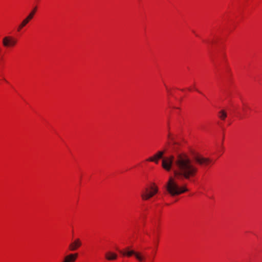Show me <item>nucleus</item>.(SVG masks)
I'll list each match as a JSON object with an SVG mask.
<instances>
[{"label": "nucleus", "mask_w": 262, "mask_h": 262, "mask_svg": "<svg viewBox=\"0 0 262 262\" xmlns=\"http://www.w3.org/2000/svg\"><path fill=\"white\" fill-rule=\"evenodd\" d=\"M164 151H159L147 161L158 163L159 159L162 158V166L167 171L173 169L174 177H169L165 187L167 192L172 196L180 195L188 191L186 186L179 185L177 180L189 179L194 177L198 168L193 165L191 160L186 154H179L174 158L173 156L163 158Z\"/></svg>", "instance_id": "obj_1"}, {"label": "nucleus", "mask_w": 262, "mask_h": 262, "mask_svg": "<svg viewBox=\"0 0 262 262\" xmlns=\"http://www.w3.org/2000/svg\"><path fill=\"white\" fill-rule=\"evenodd\" d=\"M158 191L157 186H151L149 188H146L141 193V198L143 200H147L152 197Z\"/></svg>", "instance_id": "obj_2"}, {"label": "nucleus", "mask_w": 262, "mask_h": 262, "mask_svg": "<svg viewBox=\"0 0 262 262\" xmlns=\"http://www.w3.org/2000/svg\"><path fill=\"white\" fill-rule=\"evenodd\" d=\"M119 252L124 256H130L134 255L136 259L139 262H143L145 260V257L139 252H136L134 250H129V248H127L125 251H119Z\"/></svg>", "instance_id": "obj_3"}, {"label": "nucleus", "mask_w": 262, "mask_h": 262, "mask_svg": "<svg viewBox=\"0 0 262 262\" xmlns=\"http://www.w3.org/2000/svg\"><path fill=\"white\" fill-rule=\"evenodd\" d=\"M37 10V6H35L29 13L28 16L21 21L18 27L17 31H20L33 18Z\"/></svg>", "instance_id": "obj_4"}, {"label": "nucleus", "mask_w": 262, "mask_h": 262, "mask_svg": "<svg viewBox=\"0 0 262 262\" xmlns=\"http://www.w3.org/2000/svg\"><path fill=\"white\" fill-rule=\"evenodd\" d=\"M17 43V40L11 36H5L3 39V45L8 48L14 46Z\"/></svg>", "instance_id": "obj_5"}, {"label": "nucleus", "mask_w": 262, "mask_h": 262, "mask_svg": "<svg viewBox=\"0 0 262 262\" xmlns=\"http://www.w3.org/2000/svg\"><path fill=\"white\" fill-rule=\"evenodd\" d=\"M193 159L197 163L200 165H207L212 162L210 159L204 158L200 155H194Z\"/></svg>", "instance_id": "obj_6"}, {"label": "nucleus", "mask_w": 262, "mask_h": 262, "mask_svg": "<svg viewBox=\"0 0 262 262\" xmlns=\"http://www.w3.org/2000/svg\"><path fill=\"white\" fill-rule=\"evenodd\" d=\"M82 245V243L79 238L75 239L69 245V249L72 251L76 250Z\"/></svg>", "instance_id": "obj_7"}, {"label": "nucleus", "mask_w": 262, "mask_h": 262, "mask_svg": "<svg viewBox=\"0 0 262 262\" xmlns=\"http://www.w3.org/2000/svg\"><path fill=\"white\" fill-rule=\"evenodd\" d=\"M78 256L77 253H71L67 255L63 262H74Z\"/></svg>", "instance_id": "obj_8"}, {"label": "nucleus", "mask_w": 262, "mask_h": 262, "mask_svg": "<svg viewBox=\"0 0 262 262\" xmlns=\"http://www.w3.org/2000/svg\"><path fill=\"white\" fill-rule=\"evenodd\" d=\"M105 258L108 260H113L117 259V255L112 252H108L105 253Z\"/></svg>", "instance_id": "obj_9"}, {"label": "nucleus", "mask_w": 262, "mask_h": 262, "mask_svg": "<svg viewBox=\"0 0 262 262\" xmlns=\"http://www.w3.org/2000/svg\"><path fill=\"white\" fill-rule=\"evenodd\" d=\"M219 114V117L222 120H225L227 117L226 113L224 111H221Z\"/></svg>", "instance_id": "obj_10"}, {"label": "nucleus", "mask_w": 262, "mask_h": 262, "mask_svg": "<svg viewBox=\"0 0 262 262\" xmlns=\"http://www.w3.org/2000/svg\"><path fill=\"white\" fill-rule=\"evenodd\" d=\"M195 90H196L197 92H198L199 93H201V92H200L198 90L195 89Z\"/></svg>", "instance_id": "obj_11"}]
</instances>
